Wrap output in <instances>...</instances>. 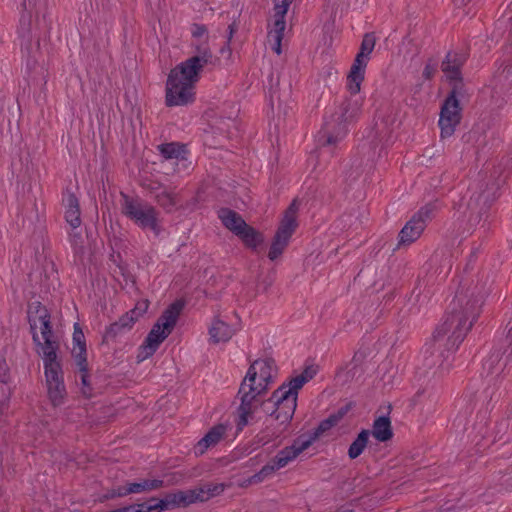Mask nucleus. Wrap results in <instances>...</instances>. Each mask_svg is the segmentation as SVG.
<instances>
[{
    "instance_id": "f257e3e1",
    "label": "nucleus",
    "mask_w": 512,
    "mask_h": 512,
    "mask_svg": "<svg viewBox=\"0 0 512 512\" xmlns=\"http://www.w3.org/2000/svg\"><path fill=\"white\" fill-rule=\"evenodd\" d=\"M490 292L489 276L485 273L461 278L459 289L449 305L444 321L433 333L432 344L425 353L446 358L444 352L455 351L477 320L486 296Z\"/></svg>"
},
{
    "instance_id": "f03ea898",
    "label": "nucleus",
    "mask_w": 512,
    "mask_h": 512,
    "mask_svg": "<svg viewBox=\"0 0 512 512\" xmlns=\"http://www.w3.org/2000/svg\"><path fill=\"white\" fill-rule=\"evenodd\" d=\"M195 55L176 65L168 74L165 103L168 107L185 106L195 100V83L203 68L212 64L213 53L207 41L194 44Z\"/></svg>"
},
{
    "instance_id": "7ed1b4c3",
    "label": "nucleus",
    "mask_w": 512,
    "mask_h": 512,
    "mask_svg": "<svg viewBox=\"0 0 512 512\" xmlns=\"http://www.w3.org/2000/svg\"><path fill=\"white\" fill-rule=\"evenodd\" d=\"M276 372V364L272 358L258 359L250 365L238 391L241 399V404L238 407V430H242L248 425L249 418L252 417L259 404V397L266 393Z\"/></svg>"
},
{
    "instance_id": "20e7f679",
    "label": "nucleus",
    "mask_w": 512,
    "mask_h": 512,
    "mask_svg": "<svg viewBox=\"0 0 512 512\" xmlns=\"http://www.w3.org/2000/svg\"><path fill=\"white\" fill-rule=\"evenodd\" d=\"M317 373V369L314 366H308L304 371L292 378L288 383H283L278 387L272 396L261 403L264 411H268L267 406L273 404L275 409L272 411L271 416L275 420L280 421V426L276 435H280L283 432L290 421L293 418L297 407V396L298 391L311 380Z\"/></svg>"
},
{
    "instance_id": "39448f33",
    "label": "nucleus",
    "mask_w": 512,
    "mask_h": 512,
    "mask_svg": "<svg viewBox=\"0 0 512 512\" xmlns=\"http://www.w3.org/2000/svg\"><path fill=\"white\" fill-rule=\"evenodd\" d=\"M361 103L358 99L348 98L342 102L338 110L317 135V142L322 147L336 145L347 133V125L359 114Z\"/></svg>"
},
{
    "instance_id": "423d86ee",
    "label": "nucleus",
    "mask_w": 512,
    "mask_h": 512,
    "mask_svg": "<svg viewBox=\"0 0 512 512\" xmlns=\"http://www.w3.org/2000/svg\"><path fill=\"white\" fill-rule=\"evenodd\" d=\"M183 308L184 302L176 300L164 310L139 348V361L151 357L157 351L160 344L171 334Z\"/></svg>"
},
{
    "instance_id": "0eeeda50",
    "label": "nucleus",
    "mask_w": 512,
    "mask_h": 512,
    "mask_svg": "<svg viewBox=\"0 0 512 512\" xmlns=\"http://www.w3.org/2000/svg\"><path fill=\"white\" fill-rule=\"evenodd\" d=\"M506 348L493 350L483 363V368L490 376V381L502 384L506 381L505 389L512 386V325L506 337Z\"/></svg>"
},
{
    "instance_id": "6e6552de",
    "label": "nucleus",
    "mask_w": 512,
    "mask_h": 512,
    "mask_svg": "<svg viewBox=\"0 0 512 512\" xmlns=\"http://www.w3.org/2000/svg\"><path fill=\"white\" fill-rule=\"evenodd\" d=\"M121 195V212L142 229H150L156 235L160 233L158 212L152 205L138 197H130L124 192Z\"/></svg>"
},
{
    "instance_id": "1a4fd4ad",
    "label": "nucleus",
    "mask_w": 512,
    "mask_h": 512,
    "mask_svg": "<svg viewBox=\"0 0 512 512\" xmlns=\"http://www.w3.org/2000/svg\"><path fill=\"white\" fill-rule=\"evenodd\" d=\"M500 184L493 179L481 181L470 191L466 202V210L470 212V220L480 221L492 203L499 196Z\"/></svg>"
},
{
    "instance_id": "9d476101",
    "label": "nucleus",
    "mask_w": 512,
    "mask_h": 512,
    "mask_svg": "<svg viewBox=\"0 0 512 512\" xmlns=\"http://www.w3.org/2000/svg\"><path fill=\"white\" fill-rule=\"evenodd\" d=\"M376 39L373 33H366L360 45L350 72L347 76V89L352 96H356L360 92L361 84L364 80L365 68L375 47Z\"/></svg>"
},
{
    "instance_id": "9b49d317",
    "label": "nucleus",
    "mask_w": 512,
    "mask_h": 512,
    "mask_svg": "<svg viewBox=\"0 0 512 512\" xmlns=\"http://www.w3.org/2000/svg\"><path fill=\"white\" fill-rule=\"evenodd\" d=\"M439 207L437 201L430 202L415 213L399 232L398 247L410 245L416 241L424 231L427 222L435 216Z\"/></svg>"
},
{
    "instance_id": "f8f14e48",
    "label": "nucleus",
    "mask_w": 512,
    "mask_h": 512,
    "mask_svg": "<svg viewBox=\"0 0 512 512\" xmlns=\"http://www.w3.org/2000/svg\"><path fill=\"white\" fill-rule=\"evenodd\" d=\"M146 302L138 303L133 309L123 314L117 321L111 323L103 334L102 343H115L131 331L135 322L147 311Z\"/></svg>"
},
{
    "instance_id": "ddd939ff",
    "label": "nucleus",
    "mask_w": 512,
    "mask_h": 512,
    "mask_svg": "<svg viewBox=\"0 0 512 512\" xmlns=\"http://www.w3.org/2000/svg\"><path fill=\"white\" fill-rule=\"evenodd\" d=\"M48 395L54 406L61 404L66 394L63 374L57 357L43 358Z\"/></svg>"
},
{
    "instance_id": "4468645a",
    "label": "nucleus",
    "mask_w": 512,
    "mask_h": 512,
    "mask_svg": "<svg viewBox=\"0 0 512 512\" xmlns=\"http://www.w3.org/2000/svg\"><path fill=\"white\" fill-rule=\"evenodd\" d=\"M218 491V487L215 486L212 490L209 489L207 491V496L204 497V490L200 489L199 492L195 490L189 491H177L175 493L167 494L163 499L151 498L150 502H155V507H157L158 512L170 509L173 507L187 506L196 501H205L209 497L214 496Z\"/></svg>"
},
{
    "instance_id": "2eb2a0df",
    "label": "nucleus",
    "mask_w": 512,
    "mask_h": 512,
    "mask_svg": "<svg viewBox=\"0 0 512 512\" xmlns=\"http://www.w3.org/2000/svg\"><path fill=\"white\" fill-rule=\"evenodd\" d=\"M461 118L462 107L453 96H447L441 106L438 121L441 138L451 137L456 127L460 124Z\"/></svg>"
},
{
    "instance_id": "dca6fc26",
    "label": "nucleus",
    "mask_w": 512,
    "mask_h": 512,
    "mask_svg": "<svg viewBox=\"0 0 512 512\" xmlns=\"http://www.w3.org/2000/svg\"><path fill=\"white\" fill-rule=\"evenodd\" d=\"M50 314L45 319L38 320L40 325L41 336L43 341L39 338V344L37 346V353L43 358L57 357V350L59 349V343L54 339V333L51 325Z\"/></svg>"
},
{
    "instance_id": "f3484780",
    "label": "nucleus",
    "mask_w": 512,
    "mask_h": 512,
    "mask_svg": "<svg viewBox=\"0 0 512 512\" xmlns=\"http://www.w3.org/2000/svg\"><path fill=\"white\" fill-rule=\"evenodd\" d=\"M288 4L275 3V20L273 29L268 32V42L271 45V49L277 53L281 54V42L283 39V32L285 30V16L288 11Z\"/></svg>"
},
{
    "instance_id": "a211bd4d",
    "label": "nucleus",
    "mask_w": 512,
    "mask_h": 512,
    "mask_svg": "<svg viewBox=\"0 0 512 512\" xmlns=\"http://www.w3.org/2000/svg\"><path fill=\"white\" fill-rule=\"evenodd\" d=\"M308 447H310V441H304V436H300L291 446L279 451L272 461L278 469L283 468Z\"/></svg>"
},
{
    "instance_id": "6ab92c4d",
    "label": "nucleus",
    "mask_w": 512,
    "mask_h": 512,
    "mask_svg": "<svg viewBox=\"0 0 512 512\" xmlns=\"http://www.w3.org/2000/svg\"><path fill=\"white\" fill-rule=\"evenodd\" d=\"M466 55L459 52H448L441 63V70L449 80H460L461 68L466 62Z\"/></svg>"
},
{
    "instance_id": "aec40b11",
    "label": "nucleus",
    "mask_w": 512,
    "mask_h": 512,
    "mask_svg": "<svg viewBox=\"0 0 512 512\" xmlns=\"http://www.w3.org/2000/svg\"><path fill=\"white\" fill-rule=\"evenodd\" d=\"M298 208V202L296 199H294L286 209L284 217L275 233L276 235H279L280 237L290 240L291 236L293 235L298 226L296 220Z\"/></svg>"
},
{
    "instance_id": "412c9836",
    "label": "nucleus",
    "mask_w": 512,
    "mask_h": 512,
    "mask_svg": "<svg viewBox=\"0 0 512 512\" xmlns=\"http://www.w3.org/2000/svg\"><path fill=\"white\" fill-rule=\"evenodd\" d=\"M226 432V426L223 424H218L212 427L206 435L201 438L194 447V452L196 455H203L206 450L210 447L216 446L220 440L223 438Z\"/></svg>"
},
{
    "instance_id": "4be33fe9",
    "label": "nucleus",
    "mask_w": 512,
    "mask_h": 512,
    "mask_svg": "<svg viewBox=\"0 0 512 512\" xmlns=\"http://www.w3.org/2000/svg\"><path fill=\"white\" fill-rule=\"evenodd\" d=\"M63 204L65 206L66 222L73 230L77 229L81 225V213L78 198L73 193L67 192L64 194Z\"/></svg>"
},
{
    "instance_id": "5701e85b",
    "label": "nucleus",
    "mask_w": 512,
    "mask_h": 512,
    "mask_svg": "<svg viewBox=\"0 0 512 512\" xmlns=\"http://www.w3.org/2000/svg\"><path fill=\"white\" fill-rule=\"evenodd\" d=\"M48 309L39 301H35L28 306V321L32 339L35 344H39V335L37 333L38 320L45 319L49 315Z\"/></svg>"
},
{
    "instance_id": "b1692460",
    "label": "nucleus",
    "mask_w": 512,
    "mask_h": 512,
    "mask_svg": "<svg viewBox=\"0 0 512 512\" xmlns=\"http://www.w3.org/2000/svg\"><path fill=\"white\" fill-rule=\"evenodd\" d=\"M218 217L224 227L235 235L238 234V231L246 227L247 224L239 213L229 208H221L218 211Z\"/></svg>"
},
{
    "instance_id": "393cba45",
    "label": "nucleus",
    "mask_w": 512,
    "mask_h": 512,
    "mask_svg": "<svg viewBox=\"0 0 512 512\" xmlns=\"http://www.w3.org/2000/svg\"><path fill=\"white\" fill-rule=\"evenodd\" d=\"M235 331L236 330L229 324L219 318H216L212 323L209 334L214 343H219L230 340L235 334Z\"/></svg>"
},
{
    "instance_id": "a878e982",
    "label": "nucleus",
    "mask_w": 512,
    "mask_h": 512,
    "mask_svg": "<svg viewBox=\"0 0 512 512\" xmlns=\"http://www.w3.org/2000/svg\"><path fill=\"white\" fill-rule=\"evenodd\" d=\"M370 434L379 441L387 442L393 437L391 421L387 416H380L374 420Z\"/></svg>"
},
{
    "instance_id": "bb28decb",
    "label": "nucleus",
    "mask_w": 512,
    "mask_h": 512,
    "mask_svg": "<svg viewBox=\"0 0 512 512\" xmlns=\"http://www.w3.org/2000/svg\"><path fill=\"white\" fill-rule=\"evenodd\" d=\"M241 239L243 244L250 249L255 250L259 245H261L264 242V237L262 233L257 231L252 226L246 224V227H244L241 231H238V234L236 235Z\"/></svg>"
},
{
    "instance_id": "cd10ccee",
    "label": "nucleus",
    "mask_w": 512,
    "mask_h": 512,
    "mask_svg": "<svg viewBox=\"0 0 512 512\" xmlns=\"http://www.w3.org/2000/svg\"><path fill=\"white\" fill-rule=\"evenodd\" d=\"M9 376L6 373L0 374V432L6 433L4 429L5 419L4 411L8 408V402L11 396V389L7 386Z\"/></svg>"
},
{
    "instance_id": "c85d7f7f",
    "label": "nucleus",
    "mask_w": 512,
    "mask_h": 512,
    "mask_svg": "<svg viewBox=\"0 0 512 512\" xmlns=\"http://www.w3.org/2000/svg\"><path fill=\"white\" fill-rule=\"evenodd\" d=\"M370 431L367 429L361 430L356 439L350 444L348 448V456L350 459L359 457L366 448L369 441Z\"/></svg>"
},
{
    "instance_id": "c756f323",
    "label": "nucleus",
    "mask_w": 512,
    "mask_h": 512,
    "mask_svg": "<svg viewBox=\"0 0 512 512\" xmlns=\"http://www.w3.org/2000/svg\"><path fill=\"white\" fill-rule=\"evenodd\" d=\"M161 155L166 159L184 158L186 146L177 142L165 143L159 145Z\"/></svg>"
},
{
    "instance_id": "7c9ffc66",
    "label": "nucleus",
    "mask_w": 512,
    "mask_h": 512,
    "mask_svg": "<svg viewBox=\"0 0 512 512\" xmlns=\"http://www.w3.org/2000/svg\"><path fill=\"white\" fill-rule=\"evenodd\" d=\"M156 202L166 212L171 213L174 211L175 207L179 203V199L177 194L171 191L163 190L160 193L156 194Z\"/></svg>"
},
{
    "instance_id": "2f4dec72",
    "label": "nucleus",
    "mask_w": 512,
    "mask_h": 512,
    "mask_svg": "<svg viewBox=\"0 0 512 512\" xmlns=\"http://www.w3.org/2000/svg\"><path fill=\"white\" fill-rule=\"evenodd\" d=\"M337 425V416H329L322 420L319 425L310 433L308 438H304V441H310V445L322 436L325 432L329 431L332 427Z\"/></svg>"
},
{
    "instance_id": "473e14b6",
    "label": "nucleus",
    "mask_w": 512,
    "mask_h": 512,
    "mask_svg": "<svg viewBox=\"0 0 512 512\" xmlns=\"http://www.w3.org/2000/svg\"><path fill=\"white\" fill-rule=\"evenodd\" d=\"M133 493L140 494L157 490L164 486V481L160 479H142L139 482H131Z\"/></svg>"
},
{
    "instance_id": "72a5a7b5",
    "label": "nucleus",
    "mask_w": 512,
    "mask_h": 512,
    "mask_svg": "<svg viewBox=\"0 0 512 512\" xmlns=\"http://www.w3.org/2000/svg\"><path fill=\"white\" fill-rule=\"evenodd\" d=\"M365 355L361 352H356L350 361V363L347 365V372H346V381L352 380L356 377H360L364 369L362 368V362Z\"/></svg>"
},
{
    "instance_id": "f704fd0d",
    "label": "nucleus",
    "mask_w": 512,
    "mask_h": 512,
    "mask_svg": "<svg viewBox=\"0 0 512 512\" xmlns=\"http://www.w3.org/2000/svg\"><path fill=\"white\" fill-rule=\"evenodd\" d=\"M288 243V239L275 234L268 252V258L271 261L278 259L283 254L284 250L288 246Z\"/></svg>"
},
{
    "instance_id": "c9c22d12",
    "label": "nucleus",
    "mask_w": 512,
    "mask_h": 512,
    "mask_svg": "<svg viewBox=\"0 0 512 512\" xmlns=\"http://www.w3.org/2000/svg\"><path fill=\"white\" fill-rule=\"evenodd\" d=\"M267 409L268 411H265L266 413H269V418L267 419V422L269 423L267 426V436L270 438H268V440H265V443H268V441H271V439H277L281 437V435L287 430V428H285V430L281 432L280 435L275 434V432H278L280 421L275 420V418L271 416L272 411L275 409V406H273V404H269L267 406ZM288 426L289 424L286 427Z\"/></svg>"
},
{
    "instance_id": "e433bc0d",
    "label": "nucleus",
    "mask_w": 512,
    "mask_h": 512,
    "mask_svg": "<svg viewBox=\"0 0 512 512\" xmlns=\"http://www.w3.org/2000/svg\"><path fill=\"white\" fill-rule=\"evenodd\" d=\"M267 409L268 411H265L266 413H269V418L267 419V422L269 423L267 426V436L270 438H268V440H265V443H268V441H271V439H277L281 437V435L287 430V428H285V430L281 432L280 435L275 434V432H278L280 421L275 420V418L271 416L272 411L275 409V406H273V404H269L267 406ZM288 426L289 424L286 427Z\"/></svg>"
},
{
    "instance_id": "4c0bfd02",
    "label": "nucleus",
    "mask_w": 512,
    "mask_h": 512,
    "mask_svg": "<svg viewBox=\"0 0 512 512\" xmlns=\"http://www.w3.org/2000/svg\"><path fill=\"white\" fill-rule=\"evenodd\" d=\"M277 469L278 468L276 467V465L273 463V461H271V462L267 463L266 465H264L259 472L252 475L249 478V482L251 484L261 483L266 478L270 477Z\"/></svg>"
},
{
    "instance_id": "58836bf2",
    "label": "nucleus",
    "mask_w": 512,
    "mask_h": 512,
    "mask_svg": "<svg viewBox=\"0 0 512 512\" xmlns=\"http://www.w3.org/2000/svg\"><path fill=\"white\" fill-rule=\"evenodd\" d=\"M72 355L74 356L76 366L78 367L80 372L88 371V363H87V350L86 348H73Z\"/></svg>"
},
{
    "instance_id": "ea45409f",
    "label": "nucleus",
    "mask_w": 512,
    "mask_h": 512,
    "mask_svg": "<svg viewBox=\"0 0 512 512\" xmlns=\"http://www.w3.org/2000/svg\"><path fill=\"white\" fill-rule=\"evenodd\" d=\"M450 81L453 82V84H452V89H451L450 93L448 94V96H453V98L455 100H457V102L460 104V101L466 97V89L463 84V79L461 77L460 80H450Z\"/></svg>"
},
{
    "instance_id": "a19ab883",
    "label": "nucleus",
    "mask_w": 512,
    "mask_h": 512,
    "mask_svg": "<svg viewBox=\"0 0 512 512\" xmlns=\"http://www.w3.org/2000/svg\"><path fill=\"white\" fill-rule=\"evenodd\" d=\"M128 512H158L155 502H144L127 506Z\"/></svg>"
},
{
    "instance_id": "79ce46f5",
    "label": "nucleus",
    "mask_w": 512,
    "mask_h": 512,
    "mask_svg": "<svg viewBox=\"0 0 512 512\" xmlns=\"http://www.w3.org/2000/svg\"><path fill=\"white\" fill-rule=\"evenodd\" d=\"M73 348H86L85 337L78 323L74 325Z\"/></svg>"
},
{
    "instance_id": "37998d69",
    "label": "nucleus",
    "mask_w": 512,
    "mask_h": 512,
    "mask_svg": "<svg viewBox=\"0 0 512 512\" xmlns=\"http://www.w3.org/2000/svg\"><path fill=\"white\" fill-rule=\"evenodd\" d=\"M80 379H81V392L85 397H91L92 396V387L89 383V374L88 371L80 372Z\"/></svg>"
},
{
    "instance_id": "c03bdc74",
    "label": "nucleus",
    "mask_w": 512,
    "mask_h": 512,
    "mask_svg": "<svg viewBox=\"0 0 512 512\" xmlns=\"http://www.w3.org/2000/svg\"><path fill=\"white\" fill-rule=\"evenodd\" d=\"M438 62L434 59H429L423 70V77L427 80L431 79L437 72Z\"/></svg>"
},
{
    "instance_id": "a18cd8bd",
    "label": "nucleus",
    "mask_w": 512,
    "mask_h": 512,
    "mask_svg": "<svg viewBox=\"0 0 512 512\" xmlns=\"http://www.w3.org/2000/svg\"><path fill=\"white\" fill-rule=\"evenodd\" d=\"M70 242L76 253L81 252L83 249V238L81 233L72 232L70 233Z\"/></svg>"
},
{
    "instance_id": "49530a36",
    "label": "nucleus",
    "mask_w": 512,
    "mask_h": 512,
    "mask_svg": "<svg viewBox=\"0 0 512 512\" xmlns=\"http://www.w3.org/2000/svg\"><path fill=\"white\" fill-rule=\"evenodd\" d=\"M131 482L126 483L125 485H119L115 487L116 495L118 498L125 497L129 494H134Z\"/></svg>"
},
{
    "instance_id": "de8ad7c7",
    "label": "nucleus",
    "mask_w": 512,
    "mask_h": 512,
    "mask_svg": "<svg viewBox=\"0 0 512 512\" xmlns=\"http://www.w3.org/2000/svg\"><path fill=\"white\" fill-rule=\"evenodd\" d=\"M191 34L194 38H200L207 34V28L203 24H193L191 28Z\"/></svg>"
},
{
    "instance_id": "09e8293b",
    "label": "nucleus",
    "mask_w": 512,
    "mask_h": 512,
    "mask_svg": "<svg viewBox=\"0 0 512 512\" xmlns=\"http://www.w3.org/2000/svg\"><path fill=\"white\" fill-rule=\"evenodd\" d=\"M269 98H270V103H271V106L273 107L274 106V101L277 100V102L280 104L281 102V99H280V96L278 95V91L276 89H271L270 92H269Z\"/></svg>"
},
{
    "instance_id": "8fccbe9b",
    "label": "nucleus",
    "mask_w": 512,
    "mask_h": 512,
    "mask_svg": "<svg viewBox=\"0 0 512 512\" xmlns=\"http://www.w3.org/2000/svg\"><path fill=\"white\" fill-rule=\"evenodd\" d=\"M115 498H118L116 495L115 487L108 489L106 491V493L102 496L103 500H110V499H115Z\"/></svg>"
},
{
    "instance_id": "3c124183",
    "label": "nucleus",
    "mask_w": 512,
    "mask_h": 512,
    "mask_svg": "<svg viewBox=\"0 0 512 512\" xmlns=\"http://www.w3.org/2000/svg\"><path fill=\"white\" fill-rule=\"evenodd\" d=\"M36 0H23L22 6L26 11H30L35 6Z\"/></svg>"
},
{
    "instance_id": "603ef678",
    "label": "nucleus",
    "mask_w": 512,
    "mask_h": 512,
    "mask_svg": "<svg viewBox=\"0 0 512 512\" xmlns=\"http://www.w3.org/2000/svg\"><path fill=\"white\" fill-rule=\"evenodd\" d=\"M237 30V25L235 22L231 23L229 26H228V31H229V35H228V41L231 40V38L233 37V34L236 32Z\"/></svg>"
},
{
    "instance_id": "864d4df0",
    "label": "nucleus",
    "mask_w": 512,
    "mask_h": 512,
    "mask_svg": "<svg viewBox=\"0 0 512 512\" xmlns=\"http://www.w3.org/2000/svg\"><path fill=\"white\" fill-rule=\"evenodd\" d=\"M347 409L341 408L337 411V413L331 414L330 416H337V423L342 419V417L345 415Z\"/></svg>"
},
{
    "instance_id": "5fc2aeb1",
    "label": "nucleus",
    "mask_w": 512,
    "mask_h": 512,
    "mask_svg": "<svg viewBox=\"0 0 512 512\" xmlns=\"http://www.w3.org/2000/svg\"><path fill=\"white\" fill-rule=\"evenodd\" d=\"M106 512H128V509H127V506H125V507H121V508L106 511Z\"/></svg>"
},
{
    "instance_id": "6e6d98bb",
    "label": "nucleus",
    "mask_w": 512,
    "mask_h": 512,
    "mask_svg": "<svg viewBox=\"0 0 512 512\" xmlns=\"http://www.w3.org/2000/svg\"><path fill=\"white\" fill-rule=\"evenodd\" d=\"M277 3H281V4H288L290 6V4L293 2V0H276Z\"/></svg>"
},
{
    "instance_id": "4d7b16f0",
    "label": "nucleus",
    "mask_w": 512,
    "mask_h": 512,
    "mask_svg": "<svg viewBox=\"0 0 512 512\" xmlns=\"http://www.w3.org/2000/svg\"><path fill=\"white\" fill-rule=\"evenodd\" d=\"M341 373H342V369H341L340 371H338V374H337V375H338V376H340V375H341Z\"/></svg>"
}]
</instances>
